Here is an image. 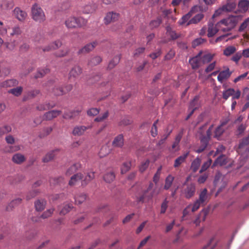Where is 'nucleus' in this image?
<instances>
[{
  "mask_svg": "<svg viewBox=\"0 0 249 249\" xmlns=\"http://www.w3.org/2000/svg\"><path fill=\"white\" fill-rule=\"evenodd\" d=\"M240 16H230L217 22V26L223 32H230L236 26L241 20Z\"/></svg>",
  "mask_w": 249,
  "mask_h": 249,
  "instance_id": "f257e3e1",
  "label": "nucleus"
},
{
  "mask_svg": "<svg viewBox=\"0 0 249 249\" xmlns=\"http://www.w3.org/2000/svg\"><path fill=\"white\" fill-rule=\"evenodd\" d=\"M31 16L33 19L38 23H42L46 20L44 11L37 3L33 4L31 8Z\"/></svg>",
  "mask_w": 249,
  "mask_h": 249,
  "instance_id": "f03ea898",
  "label": "nucleus"
},
{
  "mask_svg": "<svg viewBox=\"0 0 249 249\" xmlns=\"http://www.w3.org/2000/svg\"><path fill=\"white\" fill-rule=\"evenodd\" d=\"M87 22V20L83 18L71 17L66 20L65 23L68 28L72 29L85 26L86 25Z\"/></svg>",
  "mask_w": 249,
  "mask_h": 249,
  "instance_id": "7ed1b4c3",
  "label": "nucleus"
},
{
  "mask_svg": "<svg viewBox=\"0 0 249 249\" xmlns=\"http://www.w3.org/2000/svg\"><path fill=\"white\" fill-rule=\"evenodd\" d=\"M196 191L195 184L193 183H190L186 185L182 191V193L185 198L189 199L195 195Z\"/></svg>",
  "mask_w": 249,
  "mask_h": 249,
  "instance_id": "20e7f679",
  "label": "nucleus"
},
{
  "mask_svg": "<svg viewBox=\"0 0 249 249\" xmlns=\"http://www.w3.org/2000/svg\"><path fill=\"white\" fill-rule=\"evenodd\" d=\"M92 127L91 125L87 126L82 125H75L72 131V134L74 136H81L85 134L86 131Z\"/></svg>",
  "mask_w": 249,
  "mask_h": 249,
  "instance_id": "39448f33",
  "label": "nucleus"
},
{
  "mask_svg": "<svg viewBox=\"0 0 249 249\" xmlns=\"http://www.w3.org/2000/svg\"><path fill=\"white\" fill-rule=\"evenodd\" d=\"M201 54H202V52L200 51L196 55L189 59V63L193 69L196 70L198 69L202 64L201 60Z\"/></svg>",
  "mask_w": 249,
  "mask_h": 249,
  "instance_id": "423d86ee",
  "label": "nucleus"
},
{
  "mask_svg": "<svg viewBox=\"0 0 249 249\" xmlns=\"http://www.w3.org/2000/svg\"><path fill=\"white\" fill-rule=\"evenodd\" d=\"M119 14L118 13L109 12L106 14L104 18V22L106 24H108L112 22H114L118 20Z\"/></svg>",
  "mask_w": 249,
  "mask_h": 249,
  "instance_id": "0eeeda50",
  "label": "nucleus"
},
{
  "mask_svg": "<svg viewBox=\"0 0 249 249\" xmlns=\"http://www.w3.org/2000/svg\"><path fill=\"white\" fill-rule=\"evenodd\" d=\"M236 6V4L234 2H228L226 4L223 5L218 10L215 11L213 17L219 14L220 12L219 11H222L225 12H230L233 10Z\"/></svg>",
  "mask_w": 249,
  "mask_h": 249,
  "instance_id": "6e6552de",
  "label": "nucleus"
},
{
  "mask_svg": "<svg viewBox=\"0 0 249 249\" xmlns=\"http://www.w3.org/2000/svg\"><path fill=\"white\" fill-rule=\"evenodd\" d=\"M14 14L17 18L21 21H24L27 16L26 12L19 7H16L14 10Z\"/></svg>",
  "mask_w": 249,
  "mask_h": 249,
  "instance_id": "1a4fd4ad",
  "label": "nucleus"
},
{
  "mask_svg": "<svg viewBox=\"0 0 249 249\" xmlns=\"http://www.w3.org/2000/svg\"><path fill=\"white\" fill-rule=\"evenodd\" d=\"M62 111L58 110H53L47 112L44 114L43 118L46 120H51L59 116Z\"/></svg>",
  "mask_w": 249,
  "mask_h": 249,
  "instance_id": "9d476101",
  "label": "nucleus"
},
{
  "mask_svg": "<svg viewBox=\"0 0 249 249\" xmlns=\"http://www.w3.org/2000/svg\"><path fill=\"white\" fill-rule=\"evenodd\" d=\"M218 31H220V28L217 26V23L214 25L213 23L209 22L208 29V36L209 37L213 36Z\"/></svg>",
  "mask_w": 249,
  "mask_h": 249,
  "instance_id": "9b49d317",
  "label": "nucleus"
},
{
  "mask_svg": "<svg viewBox=\"0 0 249 249\" xmlns=\"http://www.w3.org/2000/svg\"><path fill=\"white\" fill-rule=\"evenodd\" d=\"M97 42L96 41L88 44L84 47L80 49L78 52V53L80 54L82 53H88L92 51L97 46Z\"/></svg>",
  "mask_w": 249,
  "mask_h": 249,
  "instance_id": "f8f14e48",
  "label": "nucleus"
},
{
  "mask_svg": "<svg viewBox=\"0 0 249 249\" xmlns=\"http://www.w3.org/2000/svg\"><path fill=\"white\" fill-rule=\"evenodd\" d=\"M83 178V176L82 173H79L76 174H74L71 178V179L69 181V184L70 186H74L76 184L80 181H82V178Z\"/></svg>",
  "mask_w": 249,
  "mask_h": 249,
  "instance_id": "ddd939ff",
  "label": "nucleus"
},
{
  "mask_svg": "<svg viewBox=\"0 0 249 249\" xmlns=\"http://www.w3.org/2000/svg\"><path fill=\"white\" fill-rule=\"evenodd\" d=\"M62 44V43L60 41L56 40L51 43L48 46L44 47L42 49V50L43 52H49L52 50H55L60 47Z\"/></svg>",
  "mask_w": 249,
  "mask_h": 249,
  "instance_id": "4468645a",
  "label": "nucleus"
},
{
  "mask_svg": "<svg viewBox=\"0 0 249 249\" xmlns=\"http://www.w3.org/2000/svg\"><path fill=\"white\" fill-rule=\"evenodd\" d=\"M18 84V81L15 79H11L5 80L0 83V87L2 88H10L17 86Z\"/></svg>",
  "mask_w": 249,
  "mask_h": 249,
  "instance_id": "2eb2a0df",
  "label": "nucleus"
},
{
  "mask_svg": "<svg viewBox=\"0 0 249 249\" xmlns=\"http://www.w3.org/2000/svg\"><path fill=\"white\" fill-rule=\"evenodd\" d=\"M231 72L230 71L229 68L220 71L217 76V80L222 83L224 80L227 79L231 76Z\"/></svg>",
  "mask_w": 249,
  "mask_h": 249,
  "instance_id": "dca6fc26",
  "label": "nucleus"
},
{
  "mask_svg": "<svg viewBox=\"0 0 249 249\" xmlns=\"http://www.w3.org/2000/svg\"><path fill=\"white\" fill-rule=\"evenodd\" d=\"M82 72V69L79 66H74L70 71L69 74V78H76L81 74Z\"/></svg>",
  "mask_w": 249,
  "mask_h": 249,
  "instance_id": "f3484780",
  "label": "nucleus"
},
{
  "mask_svg": "<svg viewBox=\"0 0 249 249\" xmlns=\"http://www.w3.org/2000/svg\"><path fill=\"white\" fill-rule=\"evenodd\" d=\"M124 140L123 134H119L115 137L112 144L114 147H122L124 145Z\"/></svg>",
  "mask_w": 249,
  "mask_h": 249,
  "instance_id": "a211bd4d",
  "label": "nucleus"
},
{
  "mask_svg": "<svg viewBox=\"0 0 249 249\" xmlns=\"http://www.w3.org/2000/svg\"><path fill=\"white\" fill-rule=\"evenodd\" d=\"M81 112L79 109H75L70 112H66L63 115V118L67 120H71L74 119L78 116Z\"/></svg>",
  "mask_w": 249,
  "mask_h": 249,
  "instance_id": "6ab92c4d",
  "label": "nucleus"
},
{
  "mask_svg": "<svg viewBox=\"0 0 249 249\" xmlns=\"http://www.w3.org/2000/svg\"><path fill=\"white\" fill-rule=\"evenodd\" d=\"M189 154V152H187L177 158L175 160L174 167L177 168L184 162Z\"/></svg>",
  "mask_w": 249,
  "mask_h": 249,
  "instance_id": "aec40b11",
  "label": "nucleus"
},
{
  "mask_svg": "<svg viewBox=\"0 0 249 249\" xmlns=\"http://www.w3.org/2000/svg\"><path fill=\"white\" fill-rule=\"evenodd\" d=\"M26 160L25 156L20 153H16L14 154L12 158L13 162L16 164H20Z\"/></svg>",
  "mask_w": 249,
  "mask_h": 249,
  "instance_id": "412c9836",
  "label": "nucleus"
},
{
  "mask_svg": "<svg viewBox=\"0 0 249 249\" xmlns=\"http://www.w3.org/2000/svg\"><path fill=\"white\" fill-rule=\"evenodd\" d=\"M46 201L43 199H38L35 202V207L37 211H43L46 205Z\"/></svg>",
  "mask_w": 249,
  "mask_h": 249,
  "instance_id": "4be33fe9",
  "label": "nucleus"
},
{
  "mask_svg": "<svg viewBox=\"0 0 249 249\" xmlns=\"http://www.w3.org/2000/svg\"><path fill=\"white\" fill-rule=\"evenodd\" d=\"M73 208L71 203L65 202L63 204L62 208L60 211V214L65 215Z\"/></svg>",
  "mask_w": 249,
  "mask_h": 249,
  "instance_id": "5701e85b",
  "label": "nucleus"
},
{
  "mask_svg": "<svg viewBox=\"0 0 249 249\" xmlns=\"http://www.w3.org/2000/svg\"><path fill=\"white\" fill-rule=\"evenodd\" d=\"M201 159L197 157L192 162L190 169L194 172H196L200 167Z\"/></svg>",
  "mask_w": 249,
  "mask_h": 249,
  "instance_id": "b1692460",
  "label": "nucleus"
},
{
  "mask_svg": "<svg viewBox=\"0 0 249 249\" xmlns=\"http://www.w3.org/2000/svg\"><path fill=\"white\" fill-rule=\"evenodd\" d=\"M14 6V2L13 0H3L0 4V7L3 10H9Z\"/></svg>",
  "mask_w": 249,
  "mask_h": 249,
  "instance_id": "393cba45",
  "label": "nucleus"
},
{
  "mask_svg": "<svg viewBox=\"0 0 249 249\" xmlns=\"http://www.w3.org/2000/svg\"><path fill=\"white\" fill-rule=\"evenodd\" d=\"M238 6L240 11L246 12L249 8V1L248 0H241L239 2Z\"/></svg>",
  "mask_w": 249,
  "mask_h": 249,
  "instance_id": "a878e982",
  "label": "nucleus"
},
{
  "mask_svg": "<svg viewBox=\"0 0 249 249\" xmlns=\"http://www.w3.org/2000/svg\"><path fill=\"white\" fill-rule=\"evenodd\" d=\"M39 92L40 91L38 89H33L28 91L24 96L23 100L26 101L28 99L34 98L37 96Z\"/></svg>",
  "mask_w": 249,
  "mask_h": 249,
  "instance_id": "bb28decb",
  "label": "nucleus"
},
{
  "mask_svg": "<svg viewBox=\"0 0 249 249\" xmlns=\"http://www.w3.org/2000/svg\"><path fill=\"white\" fill-rule=\"evenodd\" d=\"M96 6L95 4L90 3L83 7L82 12L85 14L91 13L95 11Z\"/></svg>",
  "mask_w": 249,
  "mask_h": 249,
  "instance_id": "cd10ccee",
  "label": "nucleus"
},
{
  "mask_svg": "<svg viewBox=\"0 0 249 249\" xmlns=\"http://www.w3.org/2000/svg\"><path fill=\"white\" fill-rule=\"evenodd\" d=\"M154 191H152L149 195H147L146 192H144L142 195L137 197V201L138 202L143 203L144 202L145 198H147V200L151 199L154 195Z\"/></svg>",
  "mask_w": 249,
  "mask_h": 249,
  "instance_id": "c85d7f7f",
  "label": "nucleus"
},
{
  "mask_svg": "<svg viewBox=\"0 0 249 249\" xmlns=\"http://www.w3.org/2000/svg\"><path fill=\"white\" fill-rule=\"evenodd\" d=\"M208 199L207 190L204 188L200 193L197 200L205 205Z\"/></svg>",
  "mask_w": 249,
  "mask_h": 249,
  "instance_id": "c756f323",
  "label": "nucleus"
},
{
  "mask_svg": "<svg viewBox=\"0 0 249 249\" xmlns=\"http://www.w3.org/2000/svg\"><path fill=\"white\" fill-rule=\"evenodd\" d=\"M52 93L55 96H61L65 94L63 87L54 86L52 89Z\"/></svg>",
  "mask_w": 249,
  "mask_h": 249,
  "instance_id": "7c9ffc66",
  "label": "nucleus"
},
{
  "mask_svg": "<svg viewBox=\"0 0 249 249\" xmlns=\"http://www.w3.org/2000/svg\"><path fill=\"white\" fill-rule=\"evenodd\" d=\"M55 106L54 104H50V103H45L41 104L37 106L36 109L39 111H44L53 108Z\"/></svg>",
  "mask_w": 249,
  "mask_h": 249,
  "instance_id": "2f4dec72",
  "label": "nucleus"
},
{
  "mask_svg": "<svg viewBox=\"0 0 249 249\" xmlns=\"http://www.w3.org/2000/svg\"><path fill=\"white\" fill-rule=\"evenodd\" d=\"M22 201V199L20 198H17L13 200H12L6 207V211H10L12 210V209L16 207L19 204L21 203Z\"/></svg>",
  "mask_w": 249,
  "mask_h": 249,
  "instance_id": "473e14b6",
  "label": "nucleus"
},
{
  "mask_svg": "<svg viewBox=\"0 0 249 249\" xmlns=\"http://www.w3.org/2000/svg\"><path fill=\"white\" fill-rule=\"evenodd\" d=\"M207 213L208 212L206 210H202L200 213L198 217L194 221V223L196 225V226H198L201 220H202V221H204L205 220L206 216L207 215Z\"/></svg>",
  "mask_w": 249,
  "mask_h": 249,
  "instance_id": "72a5a7b5",
  "label": "nucleus"
},
{
  "mask_svg": "<svg viewBox=\"0 0 249 249\" xmlns=\"http://www.w3.org/2000/svg\"><path fill=\"white\" fill-rule=\"evenodd\" d=\"M81 167V164L79 163H76L71 166L67 170L66 175L70 176L72 173L75 172Z\"/></svg>",
  "mask_w": 249,
  "mask_h": 249,
  "instance_id": "f704fd0d",
  "label": "nucleus"
},
{
  "mask_svg": "<svg viewBox=\"0 0 249 249\" xmlns=\"http://www.w3.org/2000/svg\"><path fill=\"white\" fill-rule=\"evenodd\" d=\"M120 59V54L115 56L109 62L107 69L109 70H111L113 69L117 64L119 63Z\"/></svg>",
  "mask_w": 249,
  "mask_h": 249,
  "instance_id": "c9c22d12",
  "label": "nucleus"
},
{
  "mask_svg": "<svg viewBox=\"0 0 249 249\" xmlns=\"http://www.w3.org/2000/svg\"><path fill=\"white\" fill-rule=\"evenodd\" d=\"M57 150H53L48 152L42 159V161L44 162H48L51 161L55 156V152Z\"/></svg>",
  "mask_w": 249,
  "mask_h": 249,
  "instance_id": "e433bc0d",
  "label": "nucleus"
},
{
  "mask_svg": "<svg viewBox=\"0 0 249 249\" xmlns=\"http://www.w3.org/2000/svg\"><path fill=\"white\" fill-rule=\"evenodd\" d=\"M94 178V172H90L88 173L85 178L81 181L82 186H86L89 181Z\"/></svg>",
  "mask_w": 249,
  "mask_h": 249,
  "instance_id": "4c0bfd02",
  "label": "nucleus"
},
{
  "mask_svg": "<svg viewBox=\"0 0 249 249\" xmlns=\"http://www.w3.org/2000/svg\"><path fill=\"white\" fill-rule=\"evenodd\" d=\"M236 51V48L233 46H229L223 51V54L227 56L234 54Z\"/></svg>",
  "mask_w": 249,
  "mask_h": 249,
  "instance_id": "58836bf2",
  "label": "nucleus"
},
{
  "mask_svg": "<svg viewBox=\"0 0 249 249\" xmlns=\"http://www.w3.org/2000/svg\"><path fill=\"white\" fill-rule=\"evenodd\" d=\"M102 60V58L99 56H94L89 60L88 65L91 67L98 65Z\"/></svg>",
  "mask_w": 249,
  "mask_h": 249,
  "instance_id": "ea45409f",
  "label": "nucleus"
},
{
  "mask_svg": "<svg viewBox=\"0 0 249 249\" xmlns=\"http://www.w3.org/2000/svg\"><path fill=\"white\" fill-rule=\"evenodd\" d=\"M174 180V177L173 176L171 175H168L165 178L164 189L165 190H168L172 185Z\"/></svg>",
  "mask_w": 249,
  "mask_h": 249,
  "instance_id": "a19ab883",
  "label": "nucleus"
},
{
  "mask_svg": "<svg viewBox=\"0 0 249 249\" xmlns=\"http://www.w3.org/2000/svg\"><path fill=\"white\" fill-rule=\"evenodd\" d=\"M198 99L199 97L197 96H195L194 99L191 102L189 107V110H194V111L198 107Z\"/></svg>",
  "mask_w": 249,
  "mask_h": 249,
  "instance_id": "79ce46f5",
  "label": "nucleus"
},
{
  "mask_svg": "<svg viewBox=\"0 0 249 249\" xmlns=\"http://www.w3.org/2000/svg\"><path fill=\"white\" fill-rule=\"evenodd\" d=\"M213 55L211 53H206L204 55H201V60L202 64L208 63L212 61L213 58Z\"/></svg>",
  "mask_w": 249,
  "mask_h": 249,
  "instance_id": "37998d69",
  "label": "nucleus"
},
{
  "mask_svg": "<svg viewBox=\"0 0 249 249\" xmlns=\"http://www.w3.org/2000/svg\"><path fill=\"white\" fill-rule=\"evenodd\" d=\"M204 17L203 14L200 13L196 15L194 18L189 20L187 25L190 24H196L199 22Z\"/></svg>",
  "mask_w": 249,
  "mask_h": 249,
  "instance_id": "c03bdc74",
  "label": "nucleus"
},
{
  "mask_svg": "<svg viewBox=\"0 0 249 249\" xmlns=\"http://www.w3.org/2000/svg\"><path fill=\"white\" fill-rule=\"evenodd\" d=\"M12 31L10 33V36H18L21 34L22 30L18 25H16L11 28Z\"/></svg>",
  "mask_w": 249,
  "mask_h": 249,
  "instance_id": "a18cd8bd",
  "label": "nucleus"
},
{
  "mask_svg": "<svg viewBox=\"0 0 249 249\" xmlns=\"http://www.w3.org/2000/svg\"><path fill=\"white\" fill-rule=\"evenodd\" d=\"M50 70L47 68H45L42 69H39L37 71V73L35 75V78L37 79L38 78H41L44 76L45 74L49 73Z\"/></svg>",
  "mask_w": 249,
  "mask_h": 249,
  "instance_id": "49530a36",
  "label": "nucleus"
},
{
  "mask_svg": "<svg viewBox=\"0 0 249 249\" xmlns=\"http://www.w3.org/2000/svg\"><path fill=\"white\" fill-rule=\"evenodd\" d=\"M87 196L84 193H80L75 196V201L76 204H80L86 200Z\"/></svg>",
  "mask_w": 249,
  "mask_h": 249,
  "instance_id": "de8ad7c7",
  "label": "nucleus"
},
{
  "mask_svg": "<svg viewBox=\"0 0 249 249\" xmlns=\"http://www.w3.org/2000/svg\"><path fill=\"white\" fill-rule=\"evenodd\" d=\"M115 177L114 173L113 172H110L105 175L104 179L106 182L110 183L114 180Z\"/></svg>",
  "mask_w": 249,
  "mask_h": 249,
  "instance_id": "09e8293b",
  "label": "nucleus"
},
{
  "mask_svg": "<svg viewBox=\"0 0 249 249\" xmlns=\"http://www.w3.org/2000/svg\"><path fill=\"white\" fill-rule=\"evenodd\" d=\"M22 90L23 88L21 87H18L16 88L10 89L8 91V93L18 97L21 95Z\"/></svg>",
  "mask_w": 249,
  "mask_h": 249,
  "instance_id": "8fccbe9b",
  "label": "nucleus"
},
{
  "mask_svg": "<svg viewBox=\"0 0 249 249\" xmlns=\"http://www.w3.org/2000/svg\"><path fill=\"white\" fill-rule=\"evenodd\" d=\"M162 22L160 17H158L156 19L152 20L149 23V26L151 29L159 27Z\"/></svg>",
  "mask_w": 249,
  "mask_h": 249,
  "instance_id": "3c124183",
  "label": "nucleus"
},
{
  "mask_svg": "<svg viewBox=\"0 0 249 249\" xmlns=\"http://www.w3.org/2000/svg\"><path fill=\"white\" fill-rule=\"evenodd\" d=\"M224 131L225 129L223 127L218 125L214 131V137L219 139Z\"/></svg>",
  "mask_w": 249,
  "mask_h": 249,
  "instance_id": "603ef678",
  "label": "nucleus"
},
{
  "mask_svg": "<svg viewBox=\"0 0 249 249\" xmlns=\"http://www.w3.org/2000/svg\"><path fill=\"white\" fill-rule=\"evenodd\" d=\"M12 131V127L9 125H5L3 126L0 127V137L3 135L10 132Z\"/></svg>",
  "mask_w": 249,
  "mask_h": 249,
  "instance_id": "864d4df0",
  "label": "nucleus"
},
{
  "mask_svg": "<svg viewBox=\"0 0 249 249\" xmlns=\"http://www.w3.org/2000/svg\"><path fill=\"white\" fill-rule=\"evenodd\" d=\"M167 33L168 35L170 36L172 39L175 40L179 37V35L177 34L174 31L172 30L171 27H166Z\"/></svg>",
  "mask_w": 249,
  "mask_h": 249,
  "instance_id": "5fc2aeb1",
  "label": "nucleus"
},
{
  "mask_svg": "<svg viewBox=\"0 0 249 249\" xmlns=\"http://www.w3.org/2000/svg\"><path fill=\"white\" fill-rule=\"evenodd\" d=\"M54 211V209L53 208L48 209L43 212V213L41 215L40 217L43 219L48 218L52 216Z\"/></svg>",
  "mask_w": 249,
  "mask_h": 249,
  "instance_id": "6e6d98bb",
  "label": "nucleus"
},
{
  "mask_svg": "<svg viewBox=\"0 0 249 249\" xmlns=\"http://www.w3.org/2000/svg\"><path fill=\"white\" fill-rule=\"evenodd\" d=\"M212 162V160L211 159H209L207 161L205 162L202 166L201 167L200 170H199V173H202L204 171H205L211 165Z\"/></svg>",
  "mask_w": 249,
  "mask_h": 249,
  "instance_id": "4d7b16f0",
  "label": "nucleus"
},
{
  "mask_svg": "<svg viewBox=\"0 0 249 249\" xmlns=\"http://www.w3.org/2000/svg\"><path fill=\"white\" fill-rule=\"evenodd\" d=\"M109 115V113L108 111H106L103 114L100 115L97 117H96L94 119L95 122H102L105 119H106Z\"/></svg>",
  "mask_w": 249,
  "mask_h": 249,
  "instance_id": "13d9d810",
  "label": "nucleus"
},
{
  "mask_svg": "<svg viewBox=\"0 0 249 249\" xmlns=\"http://www.w3.org/2000/svg\"><path fill=\"white\" fill-rule=\"evenodd\" d=\"M235 91L233 89H229L223 92V97L225 100H227L230 96H232Z\"/></svg>",
  "mask_w": 249,
  "mask_h": 249,
  "instance_id": "bf43d9fd",
  "label": "nucleus"
},
{
  "mask_svg": "<svg viewBox=\"0 0 249 249\" xmlns=\"http://www.w3.org/2000/svg\"><path fill=\"white\" fill-rule=\"evenodd\" d=\"M53 128L52 127H45L43 129L42 132L40 134L39 137L40 138L44 137L50 134Z\"/></svg>",
  "mask_w": 249,
  "mask_h": 249,
  "instance_id": "052dcab7",
  "label": "nucleus"
},
{
  "mask_svg": "<svg viewBox=\"0 0 249 249\" xmlns=\"http://www.w3.org/2000/svg\"><path fill=\"white\" fill-rule=\"evenodd\" d=\"M150 161L149 160H147L145 161L142 162L140 166L139 170L141 173L143 172L148 168L149 165Z\"/></svg>",
  "mask_w": 249,
  "mask_h": 249,
  "instance_id": "680f3d73",
  "label": "nucleus"
},
{
  "mask_svg": "<svg viewBox=\"0 0 249 249\" xmlns=\"http://www.w3.org/2000/svg\"><path fill=\"white\" fill-rule=\"evenodd\" d=\"M226 163V161L225 159L224 158L223 156H220L217 158V159L215 160L213 166H214L217 164H219L220 165H223Z\"/></svg>",
  "mask_w": 249,
  "mask_h": 249,
  "instance_id": "e2e57ef3",
  "label": "nucleus"
},
{
  "mask_svg": "<svg viewBox=\"0 0 249 249\" xmlns=\"http://www.w3.org/2000/svg\"><path fill=\"white\" fill-rule=\"evenodd\" d=\"M131 163L130 162H124L121 167L122 174H124L127 172L130 168Z\"/></svg>",
  "mask_w": 249,
  "mask_h": 249,
  "instance_id": "0e129e2a",
  "label": "nucleus"
},
{
  "mask_svg": "<svg viewBox=\"0 0 249 249\" xmlns=\"http://www.w3.org/2000/svg\"><path fill=\"white\" fill-rule=\"evenodd\" d=\"M38 191L37 190H33L28 193L26 198L27 200H30L35 197L38 194Z\"/></svg>",
  "mask_w": 249,
  "mask_h": 249,
  "instance_id": "69168bd1",
  "label": "nucleus"
},
{
  "mask_svg": "<svg viewBox=\"0 0 249 249\" xmlns=\"http://www.w3.org/2000/svg\"><path fill=\"white\" fill-rule=\"evenodd\" d=\"M249 25V18H246L243 22L240 25L238 31L239 32H243Z\"/></svg>",
  "mask_w": 249,
  "mask_h": 249,
  "instance_id": "338daca9",
  "label": "nucleus"
},
{
  "mask_svg": "<svg viewBox=\"0 0 249 249\" xmlns=\"http://www.w3.org/2000/svg\"><path fill=\"white\" fill-rule=\"evenodd\" d=\"M249 144V135L248 137L243 138L239 145V148H241Z\"/></svg>",
  "mask_w": 249,
  "mask_h": 249,
  "instance_id": "774afa93",
  "label": "nucleus"
}]
</instances>
